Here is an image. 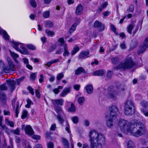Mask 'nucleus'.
<instances>
[{
  "label": "nucleus",
  "instance_id": "41",
  "mask_svg": "<svg viewBox=\"0 0 148 148\" xmlns=\"http://www.w3.org/2000/svg\"><path fill=\"white\" fill-rule=\"evenodd\" d=\"M10 132L13 134L16 135H19L20 130L18 128H17L16 130H12Z\"/></svg>",
  "mask_w": 148,
  "mask_h": 148
},
{
  "label": "nucleus",
  "instance_id": "14",
  "mask_svg": "<svg viewBox=\"0 0 148 148\" xmlns=\"http://www.w3.org/2000/svg\"><path fill=\"white\" fill-rule=\"evenodd\" d=\"M8 85L11 89L12 91H13L15 89V85L16 82L14 80L8 81Z\"/></svg>",
  "mask_w": 148,
  "mask_h": 148
},
{
  "label": "nucleus",
  "instance_id": "27",
  "mask_svg": "<svg viewBox=\"0 0 148 148\" xmlns=\"http://www.w3.org/2000/svg\"><path fill=\"white\" fill-rule=\"evenodd\" d=\"M63 143L64 144L65 148H69V146L68 140L64 138H62Z\"/></svg>",
  "mask_w": 148,
  "mask_h": 148
},
{
  "label": "nucleus",
  "instance_id": "3",
  "mask_svg": "<svg viewBox=\"0 0 148 148\" xmlns=\"http://www.w3.org/2000/svg\"><path fill=\"white\" fill-rule=\"evenodd\" d=\"M135 64V63L133 62L132 58L128 56L126 58L125 62H122L115 68L117 70L119 69H122L123 70L130 69L132 68Z\"/></svg>",
  "mask_w": 148,
  "mask_h": 148
},
{
  "label": "nucleus",
  "instance_id": "55",
  "mask_svg": "<svg viewBox=\"0 0 148 148\" xmlns=\"http://www.w3.org/2000/svg\"><path fill=\"white\" fill-rule=\"evenodd\" d=\"M48 75L50 77V78L49 79V81L51 82H52L54 81L55 79V77L50 74H49Z\"/></svg>",
  "mask_w": 148,
  "mask_h": 148
},
{
  "label": "nucleus",
  "instance_id": "4",
  "mask_svg": "<svg viewBox=\"0 0 148 148\" xmlns=\"http://www.w3.org/2000/svg\"><path fill=\"white\" fill-rule=\"evenodd\" d=\"M119 90L118 87L110 86L108 88V95L110 98L113 100H116L119 93Z\"/></svg>",
  "mask_w": 148,
  "mask_h": 148
},
{
  "label": "nucleus",
  "instance_id": "54",
  "mask_svg": "<svg viewBox=\"0 0 148 148\" xmlns=\"http://www.w3.org/2000/svg\"><path fill=\"white\" fill-rule=\"evenodd\" d=\"M18 107H19V104L18 103L16 104V107L15 110V116L16 117H18Z\"/></svg>",
  "mask_w": 148,
  "mask_h": 148
},
{
  "label": "nucleus",
  "instance_id": "34",
  "mask_svg": "<svg viewBox=\"0 0 148 148\" xmlns=\"http://www.w3.org/2000/svg\"><path fill=\"white\" fill-rule=\"evenodd\" d=\"M127 147L128 148H134V144L132 141L129 140L127 143Z\"/></svg>",
  "mask_w": 148,
  "mask_h": 148
},
{
  "label": "nucleus",
  "instance_id": "19",
  "mask_svg": "<svg viewBox=\"0 0 148 148\" xmlns=\"http://www.w3.org/2000/svg\"><path fill=\"white\" fill-rule=\"evenodd\" d=\"M86 89L87 93L88 94H91L93 91V88L92 85H87Z\"/></svg>",
  "mask_w": 148,
  "mask_h": 148
},
{
  "label": "nucleus",
  "instance_id": "40",
  "mask_svg": "<svg viewBox=\"0 0 148 148\" xmlns=\"http://www.w3.org/2000/svg\"><path fill=\"white\" fill-rule=\"evenodd\" d=\"M0 89L1 90H6L8 89V87L6 84H2L0 86Z\"/></svg>",
  "mask_w": 148,
  "mask_h": 148
},
{
  "label": "nucleus",
  "instance_id": "45",
  "mask_svg": "<svg viewBox=\"0 0 148 148\" xmlns=\"http://www.w3.org/2000/svg\"><path fill=\"white\" fill-rule=\"evenodd\" d=\"M2 70H3L6 73L10 72V70H11L10 67L7 66H5V68L4 67L3 69Z\"/></svg>",
  "mask_w": 148,
  "mask_h": 148
},
{
  "label": "nucleus",
  "instance_id": "37",
  "mask_svg": "<svg viewBox=\"0 0 148 148\" xmlns=\"http://www.w3.org/2000/svg\"><path fill=\"white\" fill-rule=\"evenodd\" d=\"M27 104L26 105L25 107L27 108H29L31 105H33V103L32 101L29 99H28L27 101Z\"/></svg>",
  "mask_w": 148,
  "mask_h": 148
},
{
  "label": "nucleus",
  "instance_id": "51",
  "mask_svg": "<svg viewBox=\"0 0 148 148\" xmlns=\"http://www.w3.org/2000/svg\"><path fill=\"white\" fill-rule=\"evenodd\" d=\"M27 89L29 91V92L32 95H34V89L30 86H29L27 88Z\"/></svg>",
  "mask_w": 148,
  "mask_h": 148
},
{
  "label": "nucleus",
  "instance_id": "35",
  "mask_svg": "<svg viewBox=\"0 0 148 148\" xmlns=\"http://www.w3.org/2000/svg\"><path fill=\"white\" fill-rule=\"evenodd\" d=\"M64 75L63 73H60L58 74L56 77V79L58 81H60L64 77Z\"/></svg>",
  "mask_w": 148,
  "mask_h": 148
},
{
  "label": "nucleus",
  "instance_id": "47",
  "mask_svg": "<svg viewBox=\"0 0 148 148\" xmlns=\"http://www.w3.org/2000/svg\"><path fill=\"white\" fill-rule=\"evenodd\" d=\"M6 122L9 124L11 127H13L14 126V122L12 121H9L8 119H5Z\"/></svg>",
  "mask_w": 148,
  "mask_h": 148
},
{
  "label": "nucleus",
  "instance_id": "9",
  "mask_svg": "<svg viewBox=\"0 0 148 148\" xmlns=\"http://www.w3.org/2000/svg\"><path fill=\"white\" fill-rule=\"evenodd\" d=\"M22 129H24L26 134L28 135L32 136L34 134V131L30 125H27L25 127V125H22Z\"/></svg>",
  "mask_w": 148,
  "mask_h": 148
},
{
  "label": "nucleus",
  "instance_id": "59",
  "mask_svg": "<svg viewBox=\"0 0 148 148\" xmlns=\"http://www.w3.org/2000/svg\"><path fill=\"white\" fill-rule=\"evenodd\" d=\"M23 60L24 63L26 64V65L29 63L28 60L27 58H23Z\"/></svg>",
  "mask_w": 148,
  "mask_h": 148
},
{
  "label": "nucleus",
  "instance_id": "17",
  "mask_svg": "<svg viewBox=\"0 0 148 148\" xmlns=\"http://www.w3.org/2000/svg\"><path fill=\"white\" fill-rule=\"evenodd\" d=\"M105 71L103 70H99L93 72V75L95 76H100L103 75L105 73Z\"/></svg>",
  "mask_w": 148,
  "mask_h": 148
},
{
  "label": "nucleus",
  "instance_id": "5",
  "mask_svg": "<svg viewBox=\"0 0 148 148\" xmlns=\"http://www.w3.org/2000/svg\"><path fill=\"white\" fill-rule=\"evenodd\" d=\"M134 107V104L133 101L131 100H128L125 103L124 105V113L126 115H132L134 112L133 110Z\"/></svg>",
  "mask_w": 148,
  "mask_h": 148
},
{
  "label": "nucleus",
  "instance_id": "29",
  "mask_svg": "<svg viewBox=\"0 0 148 148\" xmlns=\"http://www.w3.org/2000/svg\"><path fill=\"white\" fill-rule=\"evenodd\" d=\"M57 117L60 123L62 124H63L64 121V119L63 117L60 114L58 115Z\"/></svg>",
  "mask_w": 148,
  "mask_h": 148
},
{
  "label": "nucleus",
  "instance_id": "60",
  "mask_svg": "<svg viewBox=\"0 0 148 148\" xmlns=\"http://www.w3.org/2000/svg\"><path fill=\"white\" fill-rule=\"evenodd\" d=\"M76 39V38L75 37V36H73L72 38H70L69 40H68V41L69 42H71L75 40Z\"/></svg>",
  "mask_w": 148,
  "mask_h": 148
},
{
  "label": "nucleus",
  "instance_id": "33",
  "mask_svg": "<svg viewBox=\"0 0 148 148\" xmlns=\"http://www.w3.org/2000/svg\"><path fill=\"white\" fill-rule=\"evenodd\" d=\"M79 50V48L78 47H77L74 48L73 49L71 53L72 56H73Z\"/></svg>",
  "mask_w": 148,
  "mask_h": 148
},
{
  "label": "nucleus",
  "instance_id": "24",
  "mask_svg": "<svg viewBox=\"0 0 148 148\" xmlns=\"http://www.w3.org/2000/svg\"><path fill=\"white\" fill-rule=\"evenodd\" d=\"M77 25V23H74L71 27L69 31V33L70 34H71L75 30Z\"/></svg>",
  "mask_w": 148,
  "mask_h": 148
},
{
  "label": "nucleus",
  "instance_id": "28",
  "mask_svg": "<svg viewBox=\"0 0 148 148\" xmlns=\"http://www.w3.org/2000/svg\"><path fill=\"white\" fill-rule=\"evenodd\" d=\"M53 26V23L51 21H47L45 23V26L47 28H49L52 27Z\"/></svg>",
  "mask_w": 148,
  "mask_h": 148
},
{
  "label": "nucleus",
  "instance_id": "42",
  "mask_svg": "<svg viewBox=\"0 0 148 148\" xmlns=\"http://www.w3.org/2000/svg\"><path fill=\"white\" fill-rule=\"evenodd\" d=\"M49 11H47L44 12L43 14V17L45 18H47L49 16Z\"/></svg>",
  "mask_w": 148,
  "mask_h": 148
},
{
  "label": "nucleus",
  "instance_id": "23",
  "mask_svg": "<svg viewBox=\"0 0 148 148\" xmlns=\"http://www.w3.org/2000/svg\"><path fill=\"white\" fill-rule=\"evenodd\" d=\"M135 26L134 24H130L127 27V30L128 32L130 34H132V31Z\"/></svg>",
  "mask_w": 148,
  "mask_h": 148
},
{
  "label": "nucleus",
  "instance_id": "64",
  "mask_svg": "<svg viewBox=\"0 0 148 148\" xmlns=\"http://www.w3.org/2000/svg\"><path fill=\"white\" fill-rule=\"evenodd\" d=\"M42 145L40 144H37L35 145L34 148H42Z\"/></svg>",
  "mask_w": 148,
  "mask_h": 148
},
{
  "label": "nucleus",
  "instance_id": "7",
  "mask_svg": "<svg viewBox=\"0 0 148 148\" xmlns=\"http://www.w3.org/2000/svg\"><path fill=\"white\" fill-rule=\"evenodd\" d=\"M148 47V38H146L144 41L143 45H141L138 51V53L139 55L145 51Z\"/></svg>",
  "mask_w": 148,
  "mask_h": 148
},
{
  "label": "nucleus",
  "instance_id": "49",
  "mask_svg": "<svg viewBox=\"0 0 148 148\" xmlns=\"http://www.w3.org/2000/svg\"><path fill=\"white\" fill-rule=\"evenodd\" d=\"M4 64L2 60H0V72L3 69Z\"/></svg>",
  "mask_w": 148,
  "mask_h": 148
},
{
  "label": "nucleus",
  "instance_id": "26",
  "mask_svg": "<svg viewBox=\"0 0 148 148\" xmlns=\"http://www.w3.org/2000/svg\"><path fill=\"white\" fill-rule=\"evenodd\" d=\"M75 106L73 103H71L70 107L68 109V111L71 112H75Z\"/></svg>",
  "mask_w": 148,
  "mask_h": 148
},
{
  "label": "nucleus",
  "instance_id": "36",
  "mask_svg": "<svg viewBox=\"0 0 148 148\" xmlns=\"http://www.w3.org/2000/svg\"><path fill=\"white\" fill-rule=\"evenodd\" d=\"M71 119L73 123L75 124L77 123L79 121L78 117L76 116L72 117Z\"/></svg>",
  "mask_w": 148,
  "mask_h": 148
},
{
  "label": "nucleus",
  "instance_id": "10",
  "mask_svg": "<svg viewBox=\"0 0 148 148\" xmlns=\"http://www.w3.org/2000/svg\"><path fill=\"white\" fill-rule=\"evenodd\" d=\"M94 26L95 27L99 28L100 31H103L105 29L104 25L98 21H95L94 24Z\"/></svg>",
  "mask_w": 148,
  "mask_h": 148
},
{
  "label": "nucleus",
  "instance_id": "39",
  "mask_svg": "<svg viewBox=\"0 0 148 148\" xmlns=\"http://www.w3.org/2000/svg\"><path fill=\"white\" fill-rule=\"evenodd\" d=\"M119 58L117 57L113 58L112 59V62L113 64H117L119 61Z\"/></svg>",
  "mask_w": 148,
  "mask_h": 148
},
{
  "label": "nucleus",
  "instance_id": "48",
  "mask_svg": "<svg viewBox=\"0 0 148 148\" xmlns=\"http://www.w3.org/2000/svg\"><path fill=\"white\" fill-rule=\"evenodd\" d=\"M112 71H108L107 74V77L108 79L110 78L112 76Z\"/></svg>",
  "mask_w": 148,
  "mask_h": 148
},
{
  "label": "nucleus",
  "instance_id": "12",
  "mask_svg": "<svg viewBox=\"0 0 148 148\" xmlns=\"http://www.w3.org/2000/svg\"><path fill=\"white\" fill-rule=\"evenodd\" d=\"M52 102L53 103L55 106L60 105L62 106L63 105L64 102V100L62 98L55 100H52Z\"/></svg>",
  "mask_w": 148,
  "mask_h": 148
},
{
  "label": "nucleus",
  "instance_id": "46",
  "mask_svg": "<svg viewBox=\"0 0 148 148\" xmlns=\"http://www.w3.org/2000/svg\"><path fill=\"white\" fill-rule=\"evenodd\" d=\"M27 47L29 49L32 50H35L36 49V47L31 44L28 45Z\"/></svg>",
  "mask_w": 148,
  "mask_h": 148
},
{
  "label": "nucleus",
  "instance_id": "25",
  "mask_svg": "<svg viewBox=\"0 0 148 148\" xmlns=\"http://www.w3.org/2000/svg\"><path fill=\"white\" fill-rule=\"evenodd\" d=\"M64 52L63 53V56L64 57L69 56V52L68 50L67 45L65 44L64 45Z\"/></svg>",
  "mask_w": 148,
  "mask_h": 148
},
{
  "label": "nucleus",
  "instance_id": "1",
  "mask_svg": "<svg viewBox=\"0 0 148 148\" xmlns=\"http://www.w3.org/2000/svg\"><path fill=\"white\" fill-rule=\"evenodd\" d=\"M119 125L121 130L123 132H129L133 136L138 137L145 133V126L140 122L129 123L124 120H120L119 122Z\"/></svg>",
  "mask_w": 148,
  "mask_h": 148
},
{
  "label": "nucleus",
  "instance_id": "31",
  "mask_svg": "<svg viewBox=\"0 0 148 148\" xmlns=\"http://www.w3.org/2000/svg\"><path fill=\"white\" fill-rule=\"evenodd\" d=\"M45 32L47 35L50 36H52L55 35V33L54 32L51 31L48 29L45 30Z\"/></svg>",
  "mask_w": 148,
  "mask_h": 148
},
{
  "label": "nucleus",
  "instance_id": "56",
  "mask_svg": "<svg viewBox=\"0 0 148 148\" xmlns=\"http://www.w3.org/2000/svg\"><path fill=\"white\" fill-rule=\"evenodd\" d=\"M48 148H53L54 147L53 144L51 142H49L47 144Z\"/></svg>",
  "mask_w": 148,
  "mask_h": 148
},
{
  "label": "nucleus",
  "instance_id": "18",
  "mask_svg": "<svg viewBox=\"0 0 148 148\" xmlns=\"http://www.w3.org/2000/svg\"><path fill=\"white\" fill-rule=\"evenodd\" d=\"M82 73H85L86 71L85 69L82 67H79L75 71V74L76 75H78Z\"/></svg>",
  "mask_w": 148,
  "mask_h": 148
},
{
  "label": "nucleus",
  "instance_id": "58",
  "mask_svg": "<svg viewBox=\"0 0 148 148\" xmlns=\"http://www.w3.org/2000/svg\"><path fill=\"white\" fill-rule=\"evenodd\" d=\"M35 94L36 96L38 98H40V92L38 91L37 90H35Z\"/></svg>",
  "mask_w": 148,
  "mask_h": 148
},
{
  "label": "nucleus",
  "instance_id": "20",
  "mask_svg": "<svg viewBox=\"0 0 148 148\" xmlns=\"http://www.w3.org/2000/svg\"><path fill=\"white\" fill-rule=\"evenodd\" d=\"M89 54V51H83L80 53L79 55V58H85Z\"/></svg>",
  "mask_w": 148,
  "mask_h": 148
},
{
  "label": "nucleus",
  "instance_id": "16",
  "mask_svg": "<svg viewBox=\"0 0 148 148\" xmlns=\"http://www.w3.org/2000/svg\"><path fill=\"white\" fill-rule=\"evenodd\" d=\"M71 91L70 88H65L60 94V96L61 97H64Z\"/></svg>",
  "mask_w": 148,
  "mask_h": 148
},
{
  "label": "nucleus",
  "instance_id": "30",
  "mask_svg": "<svg viewBox=\"0 0 148 148\" xmlns=\"http://www.w3.org/2000/svg\"><path fill=\"white\" fill-rule=\"evenodd\" d=\"M6 95L3 92L0 91V99L4 100L6 99Z\"/></svg>",
  "mask_w": 148,
  "mask_h": 148
},
{
  "label": "nucleus",
  "instance_id": "2",
  "mask_svg": "<svg viewBox=\"0 0 148 148\" xmlns=\"http://www.w3.org/2000/svg\"><path fill=\"white\" fill-rule=\"evenodd\" d=\"M89 136L91 148H100L102 145L105 144V137L101 134L95 131L92 130L90 132Z\"/></svg>",
  "mask_w": 148,
  "mask_h": 148
},
{
  "label": "nucleus",
  "instance_id": "15",
  "mask_svg": "<svg viewBox=\"0 0 148 148\" xmlns=\"http://www.w3.org/2000/svg\"><path fill=\"white\" fill-rule=\"evenodd\" d=\"M83 6L81 4H79L77 7L75 12L78 15H80L82 14L83 11Z\"/></svg>",
  "mask_w": 148,
  "mask_h": 148
},
{
  "label": "nucleus",
  "instance_id": "61",
  "mask_svg": "<svg viewBox=\"0 0 148 148\" xmlns=\"http://www.w3.org/2000/svg\"><path fill=\"white\" fill-rule=\"evenodd\" d=\"M80 86L79 85H75L73 86V88L74 89L77 90H78L79 89Z\"/></svg>",
  "mask_w": 148,
  "mask_h": 148
},
{
  "label": "nucleus",
  "instance_id": "32",
  "mask_svg": "<svg viewBox=\"0 0 148 148\" xmlns=\"http://www.w3.org/2000/svg\"><path fill=\"white\" fill-rule=\"evenodd\" d=\"M10 53V54L11 56L14 58H18L19 57V56L17 54L15 53L14 52L12 51H11L10 50L9 51Z\"/></svg>",
  "mask_w": 148,
  "mask_h": 148
},
{
  "label": "nucleus",
  "instance_id": "38",
  "mask_svg": "<svg viewBox=\"0 0 148 148\" xmlns=\"http://www.w3.org/2000/svg\"><path fill=\"white\" fill-rule=\"evenodd\" d=\"M85 99L83 97H79L78 99V101L80 105H82Z\"/></svg>",
  "mask_w": 148,
  "mask_h": 148
},
{
  "label": "nucleus",
  "instance_id": "22",
  "mask_svg": "<svg viewBox=\"0 0 148 148\" xmlns=\"http://www.w3.org/2000/svg\"><path fill=\"white\" fill-rule=\"evenodd\" d=\"M138 44V41L136 39H134L132 41L130 49L132 50L134 49L137 46Z\"/></svg>",
  "mask_w": 148,
  "mask_h": 148
},
{
  "label": "nucleus",
  "instance_id": "53",
  "mask_svg": "<svg viewBox=\"0 0 148 148\" xmlns=\"http://www.w3.org/2000/svg\"><path fill=\"white\" fill-rule=\"evenodd\" d=\"M134 10V7L133 5H131L130 6L128 9L127 10V11H129L131 12H133Z\"/></svg>",
  "mask_w": 148,
  "mask_h": 148
},
{
  "label": "nucleus",
  "instance_id": "62",
  "mask_svg": "<svg viewBox=\"0 0 148 148\" xmlns=\"http://www.w3.org/2000/svg\"><path fill=\"white\" fill-rule=\"evenodd\" d=\"M56 128V125L55 124H54L51 125L50 128V130L52 131H54L55 130Z\"/></svg>",
  "mask_w": 148,
  "mask_h": 148
},
{
  "label": "nucleus",
  "instance_id": "8",
  "mask_svg": "<svg viewBox=\"0 0 148 148\" xmlns=\"http://www.w3.org/2000/svg\"><path fill=\"white\" fill-rule=\"evenodd\" d=\"M110 114L109 116L116 119V116L119 113L117 107L115 105L112 106L110 108Z\"/></svg>",
  "mask_w": 148,
  "mask_h": 148
},
{
  "label": "nucleus",
  "instance_id": "13",
  "mask_svg": "<svg viewBox=\"0 0 148 148\" xmlns=\"http://www.w3.org/2000/svg\"><path fill=\"white\" fill-rule=\"evenodd\" d=\"M7 61L8 64V66L10 67L11 70L12 71H14V65L12 60L10 58L8 57L7 58Z\"/></svg>",
  "mask_w": 148,
  "mask_h": 148
},
{
  "label": "nucleus",
  "instance_id": "52",
  "mask_svg": "<svg viewBox=\"0 0 148 148\" xmlns=\"http://www.w3.org/2000/svg\"><path fill=\"white\" fill-rule=\"evenodd\" d=\"M36 77V73H33L30 75V78L32 80H34Z\"/></svg>",
  "mask_w": 148,
  "mask_h": 148
},
{
  "label": "nucleus",
  "instance_id": "63",
  "mask_svg": "<svg viewBox=\"0 0 148 148\" xmlns=\"http://www.w3.org/2000/svg\"><path fill=\"white\" fill-rule=\"evenodd\" d=\"M121 48L123 49H124L126 48V46L124 42L123 43L121 44L120 45Z\"/></svg>",
  "mask_w": 148,
  "mask_h": 148
},
{
  "label": "nucleus",
  "instance_id": "57",
  "mask_svg": "<svg viewBox=\"0 0 148 148\" xmlns=\"http://www.w3.org/2000/svg\"><path fill=\"white\" fill-rule=\"evenodd\" d=\"M32 138L35 139L39 140L40 138V137L39 135H34L33 136Z\"/></svg>",
  "mask_w": 148,
  "mask_h": 148
},
{
  "label": "nucleus",
  "instance_id": "44",
  "mask_svg": "<svg viewBox=\"0 0 148 148\" xmlns=\"http://www.w3.org/2000/svg\"><path fill=\"white\" fill-rule=\"evenodd\" d=\"M27 115V112L26 110H24L23 112L22 115L21 116V118L23 119H25Z\"/></svg>",
  "mask_w": 148,
  "mask_h": 148
},
{
  "label": "nucleus",
  "instance_id": "6",
  "mask_svg": "<svg viewBox=\"0 0 148 148\" xmlns=\"http://www.w3.org/2000/svg\"><path fill=\"white\" fill-rule=\"evenodd\" d=\"M13 45L12 47L16 50L18 51L21 54L24 55L27 54L28 52L26 48L24 47L23 44L16 42L14 41L12 42Z\"/></svg>",
  "mask_w": 148,
  "mask_h": 148
},
{
  "label": "nucleus",
  "instance_id": "11",
  "mask_svg": "<svg viewBox=\"0 0 148 148\" xmlns=\"http://www.w3.org/2000/svg\"><path fill=\"white\" fill-rule=\"evenodd\" d=\"M116 119L109 116L108 120L106 122L107 125L109 127H111L113 126L114 123H115Z\"/></svg>",
  "mask_w": 148,
  "mask_h": 148
},
{
  "label": "nucleus",
  "instance_id": "21",
  "mask_svg": "<svg viewBox=\"0 0 148 148\" xmlns=\"http://www.w3.org/2000/svg\"><path fill=\"white\" fill-rule=\"evenodd\" d=\"M2 34L3 36L5 39L8 40L9 39V36L7 32L3 30H0V34Z\"/></svg>",
  "mask_w": 148,
  "mask_h": 148
},
{
  "label": "nucleus",
  "instance_id": "50",
  "mask_svg": "<svg viewBox=\"0 0 148 148\" xmlns=\"http://www.w3.org/2000/svg\"><path fill=\"white\" fill-rule=\"evenodd\" d=\"M141 104L143 107L145 108H146L147 106V103L146 101H141Z\"/></svg>",
  "mask_w": 148,
  "mask_h": 148
},
{
  "label": "nucleus",
  "instance_id": "43",
  "mask_svg": "<svg viewBox=\"0 0 148 148\" xmlns=\"http://www.w3.org/2000/svg\"><path fill=\"white\" fill-rule=\"evenodd\" d=\"M30 3L31 5L33 8H35L36 6V2L34 0H31Z\"/></svg>",
  "mask_w": 148,
  "mask_h": 148
}]
</instances>
